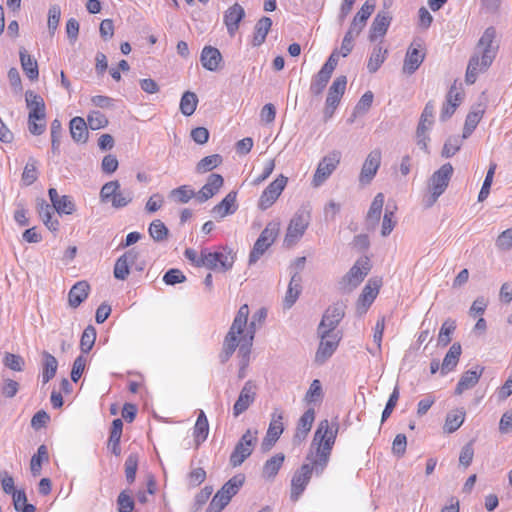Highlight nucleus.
I'll return each mask as SVG.
<instances>
[{
    "instance_id": "1",
    "label": "nucleus",
    "mask_w": 512,
    "mask_h": 512,
    "mask_svg": "<svg viewBox=\"0 0 512 512\" xmlns=\"http://www.w3.org/2000/svg\"><path fill=\"white\" fill-rule=\"evenodd\" d=\"M338 430L339 424L337 421L330 422L324 419L318 423L306 457L308 462L302 464L291 478L290 498L293 502L298 501L305 491L313 471L320 474L326 468L336 442Z\"/></svg>"
},
{
    "instance_id": "2",
    "label": "nucleus",
    "mask_w": 512,
    "mask_h": 512,
    "mask_svg": "<svg viewBox=\"0 0 512 512\" xmlns=\"http://www.w3.org/2000/svg\"><path fill=\"white\" fill-rule=\"evenodd\" d=\"M184 256L196 268H206L221 273L231 270L236 261V252L225 245L202 248L199 252L193 248H187Z\"/></svg>"
},
{
    "instance_id": "3",
    "label": "nucleus",
    "mask_w": 512,
    "mask_h": 512,
    "mask_svg": "<svg viewBox=\"0 0 512 512\" xmlns=\"http://www.w3.org/2000/svg\"><path fill=\"white\" fill-rule=\"evenodd\" d=\"M248 316L249 307L247 304H244L239 308L224 340L223 349L227 357L231 356L237 347L240 348V352H243L245 356L249 353L254 339L255 328L254 322L247 326Z\"/></svg>"
},
{
    "instance_id": "4",
    "label": "nucleus",
    "mask_w": 512,
    "mask_h": 512,
    "mask_svg": "<svg viewBox=\"0 0 512 512\" xmlns=\"http://www.w3.org/2000/svg\"><path fill=\"white\" fill-rule=\"evenodd\" d=\"M26 105L29 109L28 129L33 135H41L46 129V112L43 98L34 91L25 93Z\"/></svg>"
},
{
    "instance_id": "5",
    "label": "nucleus",
    "mask_w": 512,
    "mask_h": 512,
    "mask_svg": "<svg viewBox=\"0 0 512 512\" xmlns=\"http://www.w3.org/2000/svg\"><path fill=\"white\" fill-rule=\"evenodd\" d=\"M245 481L243 474H238L229 479L212 498L207 512H220L228 505L231 498L237 494Z\"/></svg>"
},
{
    "instance_id": "6",
    "label": "nucleus",
    "mask_w": 512,
    "mask_h": 512,
    "mask_svg": "<svg viewBox=\"0 0 512 512\" xmlns=\"http://www.w3.org/2000/svg\"><path fill=\"white\" fill-rule=\"evenodd\" d=\"M453 166L450 163L443 164L429 179L428 190L430 196L427 204L430 206L444 193L453 174Z\"/></svg>"
},
{
    "instance_id": "7",
    "label": "nucleus",
    "mask_w": 512,
    "mask_h": 512,
    "mask_svg": "<svg viewBox=\"0 0 512 512\" xmlns=\"http://www.w3.org/2000/svg\"><path fill=\"white\" fill-rule=\"evenodd\" d=\"M102 202L111 203L116 208H123L129 205L133 200L131 191L121 190L120 183L117 180L105 183L100 191Z\"/></svg>"
},
{
    "instance_id": "8",
    "label": "nucleus",
    "mask_w": 512,
    "mask_h": 512,
    "mask_svg": "<svg viewBox=\"0 0 512 512\" xmlns=\"http://www.w3.org/2000/svg\"><path fill=\"white\" fill-rule=\"evenodd\" d=\"M280 232V223L277 221L269 222L261 232L254 243L249 255V262L255 263L277 239Z\"/></svg>"
},
{
    "instance_id": "9",
    "label": "nucleus",
    "mask_w": 512,
    "mask_h": 512,
    "mask_svg": "<svg viewBox=\"0 0 512 512\" xmlns=\"http://www.w3.org/2000/svg\"><path fill=\"white\" fill-rule=\"evenodd\" d=\"M309 224V213H296L288 223L283 245L287 248L295 246L305 234Z\"/></svg>"
},
{
    "instance_id": "10",
    "label": "nucleus",
    "mask_w": 512,
    "mask_h": 512,
    "mask_svg": "<svg viewBox=\"0 0 512 512\" xmlns=\"http://www.w3.org/2000/svg\"><path fill=\"white\" fill-rule=\"evenodd\" d=\"M257 442V431L248 429L236 444L230 455V464L232 467L240 466L253 452Z\"/></svg>"
},
{
    "instance_id": "11",
    "label": "nucleus",
    "mask_w": 512,
    "mask_h": 512,
    "mask_svg": "<svg viewBox=\"0 0 512 512\" xmlns=\"http://www.w3.org/2000/svg\"><path fill=\"white\" fill-rule=\"evenodd\" d=\"M340 160L341 153L339 151H332L324 156L317 165L312 179V186L315 188L321 186L336 170Z\"/></svg>"
},
{
    "instance_id": "12",
    "label": "nucleus",
    "mask_w": 512,
    "mask_h": 512,
    "mask_svg": "<svg viewBox=\"0 0 512 512\" xmlns=\"http://www.w3.org/2000/svg\"><path fill=\"white\" fill-rule=\"evenodd\" d=\"M288 178L280 174L278 175L261 193L258 199V208L260 210H267L270 208L281 196L286 188Z\"/></svg>"
},
{
    "instance_id": "13",
    "label": "nucleus",
    "mask_w": 512,
    "mask_h": 512,
    "mask_svg": "<svg viewBox=\"0 0 512 512\" xmlns=\"http://www.w3.org/2000/svg\"><path fill=\"white\" fill-rule=\"evenodd\" d=\"M319 333L321 339L315 354V362L323 364L336 351L341 336L338 332L328 330H319Z\"/></svg>"
},
{
    "instance_id": "14",
    "label": "nucleus",
    "mask_w": 512,
    "mask_h": 512,
    "mask_svg": "<svg viewBox=\"0 0 512 512\" xmlns=\"http://www.w3.org/2000/svg\"><path fill=\"white\" fill-rule=\"evenodd\" d=\"M434 123V104L429 101L420 116V120L416 130V138L418 146L425 152H428L429 136L427 132Z\"/></svg>"
},
{
    "instance_id": "15",
    "label": "nucleus",
    "mask_w": 512,
    "mask_h": 512,
    "mask_svg": "<svg viewBox=\"0 0 512 512\" xmlns=\"http://www.w3.org/2000/svg\"><path fill=\"white\" fill-rule=\"evenodd\" d=\"M383 281L380 277H373L368 280L361 294L358 297L356 308L360 314L365 313L372 305L379 294Z\"/></svg>"
},
{
    "instance_id": "16",
    "label": "nucleus",
    "mask_w": 512,
    "mask_h": 512,
    "mask_svg": "<svg viewBox=\"0 0 512 512\" xmlns=\"http://www.w3.org/2000/svg\"><path fill=\"white\" fill-rule=\"evenodd\" d=\"M494 59H491L488 55H481L475 53L469 60L465 81L467 84H474L479 74L484 73L492 65Z\"/></svg>"
},
{
    "instance_id": "17",
    "label": "nucleus",
    "mask_w": 512,
    "mask_h": 512,
    "mask_svg": "<svg viewBox=\"0 0 512 512\" xmlns=\"http://www.w3.org/2000/svg\"><path fill=\"white\" fill-rule=\"evenodd\" d=\"M370 270V259L368 257H362L351 267L343 281L349 288H355L364 280Z\"/></svg>"
},
{
    "instance_id": "18",
    "label": "nucleus",
    "mask_w": 512,
    "mask_h": 512,
    "mask_svg": "<svg viewBox=\"0 0 512 512\" xmlns=\"http://www.w3.org/2000/svg\"><path fill=\"white\" fill-rule=\"evenodd\" d=\"M381 158L382 153L380 149H374L368 154L359 174L360 183L369 184L372 181L380 167Z\"/></svg>"
},
{
    "instance_id": "19",
    "label": "nucleus",
    "mask_w": 512,
    "mask_h": 512,
    "mask_svg": "<svg viewBox=\"0 0 512 512\" xmlns=\"http://www.w3.org/2000/svg\"><path fill=\"white\" fill-rule=\"evenodd\" d=\"M256 399V385L252 381H247L242 387L240 394L233 405V415L238 417L244 413Z\"/></svg>"
},
{
    "instance_id": "20",
    "label": "nucleus",
    "mask_w": 512,
    "mask_h": 512,
    "mask_svg": "<svg viewBox=\"0 0 512 512\" xmlns=\"http://www.w3.org/2000/svg\"><path fill=\"white\" fill-rule=\"evenodd\" d=\"M425 52L422 44L414 41L409 46L403 64V71L408 74L414 73L422 64Z\"/></svg>"
},
{
    "instance_id": "21",
    "label": "nucleus",
    "mask_w": 512,
    "mask_h": 512,
    "mask_svg": "<svg viewBox=\"0 0 512 512\" xmlns=\"http://www.w3.org/2000/svg\"><path fill=\"white\" fill-rule=\"evenodd\" d=\"M347 85L346 76L337 77L328 90V95L326 98V110L330 111V115L333 114L334 110L339 105L342 96L345 93Z\"/></svg>"
},
{
    "instance_id": "22",
    "label": "nucleus",
    "mask_w": 512,
    "mask_h": 512,
    "mask_svg": "<svg viewBox=\"0 0 512 512\" xmlns=\"http://www.w3.org/2000/svg\"><path fill=\"white\" fill-rule=\"evenodd\" d=\"M237 191H230L219 203L211 210V214L217 220H221L234 214L238 209Z\"/></svg>"
},
{
    "instance_id": "23",
    "label": "nucleus",
    "mask_w": 512,
    "mask_h": 512,
    "mask_svg": "<svg viewBox=\"0 0 512 512\" xmlns=\"http://www.w3.org/2000/svg\"><path fill=\"white\" fill-rule=\"evenodd\" d=\"M315 421V410L309 408L304 414L298 419L295 432L293 435V443L300 445L308 436L313 423Z\"/></svg>"
},
{
    "instance_id": "24",
    "label": "nucleus",
    "mask_w": 512,
    "mask_h": 512,
    "mask_svg": "<svg viewBox=\"0 0 512 512\" xmlns=\"http://www.w3.org/2000/svg\"><path fill=\"white\" fill-rule=\"evenodd\" d=\"M224 185V178L218 173L208 176L206 183L197 192V200L201 203L208 201L219 193Z\"/></svg>"
},
{
    "instance_id": "25",
    "label": "nucleus",
    "mask_w": 512,
    "mask_h": 512,
    "mask_svg": "<svg viewBox=\"0 0 512 512\" xmlns=\"http://www.w3.org/2000/svg\"><path fill=\"white\" fill-rule=\"evenodd\" d=\"M283 419V412L278 409L274 410L264 439V445H267L268 448L273 446L282 435L284 431Z\"/></svg>"
},
{
    "instance_id": "26",
    "label": "nucleus",
    "mask_w": 512,
    "mask_h": 512,
    "mask_svg": "<svg viewBox=\"0 0 512 512\" xmlns=\"http://www.w3.org/2000/svg\"><path fill=\"white\" fill-rule=\"evenodd\" d=\"M483 372H484V367L480 366V365H476L473 369L465 371L461 375V377L457 383V386L455 388V394L461 395L465 391L475 387L477 385V383L479 382Z\"/></svg>"
},
{
    "instance_id": "27",
    "label": "nucleus",
    "mask_w": 512,
    "mask_h": 512,
    "mask_svg": "<svg viewBox=\"0 0 512 512\" xmlns=\"http://www.w3.org/2000/svg\"><path fill=\"white\" fill-rule=\"evenodd\" d=\"M496 38V30L494 27H488L477 43V52L481 55H488L491 59H495L498 51V45L494 44Z\"/></svg>"
},
{
    "instance_id": "28",
    "label": "nucleus",
    "mask_w": 512,
    "mask_h": 512,
    "mask_svg": "<svg viewBox=\"0 0 512 512\" xmlns=\"http://www.w3.org/2000/svg\"><path fill=\"white\" fill-rule=\"evenodd\" d=\"M48 195L53 208L58 214L71 215L76 211V205L70 196H60L55 188H50Z\"/></svg>"
},
{
    "instance_id": "29",
    "label": "nucleus",
    "mask_w": 512,
    "mask_h": 512,
    "mask_svg": "<svg viewBox=\"0 0 512 512\" xmlns=\"http://www.w3.org/2000/svg\"><path fill=\"white\" fill-rule=\"evenodd\" d=\"M375 0H366L359 11L353 17L349 29L360 34L366 26L367 20L375 11Z\"/></svg>"
},
{
    "instance_id": "30",
    "label": "nucleus",
    "mask_w": 512,
    "mask_h": 512,
    "mask_svg": "<svg viewBox=\"0 0 512 512\" xmlns=\"http://www.w3.org/2000/svg\"><path fill=\"white\" fill-rule=\"evenodd\" d=\"M245 16L243 7L235 3L229 7L224 13V23L227 27L228 33L234 36L239 28V24Z\"/></svg>"
},
{
    "instance_id": "31",
    "label": "nucleus",
    "mask_w": 512,
    "mask_h": 512,
    "mask_svg": "<svg viewBox=\"0 0 512 512\" xmlns=\"http://www.w3.org/2000/svg\"><path fill=\"white\" fill-rule=\"evenodd\" d=\"M391 19L388 12H379L375 16L369 31V40L371 42L385 36L390 26Z\"/></svg>"
},
{
    "instance_id": "32",
    "label": "nucleus",
    "mask_w": 512,
    "mask_h": 512,
    "mask_svg": "<svg viewBox=\"0 0 512 512\" xmlns=\"http://www.w3.org/2000/svg\"><path fill=\"white\" fill-rule=\"evenodd\" d=\"M138 258V252L131 249L119 257L114 266V276L117 279L125 280L129 275V267L135 263Z\"/></svg>"
},
{
    "instance_id": "33",
    "label": "nucleus",
    "mask_w": 512,
    "mask_h": 512,
    "mask_svg": "<svg viewBox=\"0 0 512 512\" xmlns=\"http://www.w3.org/2000/svg\"><path fill=\"white\" fill-rule=\"evenodd\" d=\"M344 316V310L341 305H333L325 311L319 325V330L334 331Z\"/></svg>"
},
{
    "instance_id": "34",
    "label": "nucleus",
    "mask_w": 512,
    "mask_h": 512,
    "mask_svg": "<svg viewBox=\"0 0 512 512\" xmlns=\"http://www.w3.org/2000/svg\"><path fill=\"white\" fill-rule=\"evenodd\" d=\"M200 61L206 70L217 71L222 63V55L217 48L205 46L202 49Z\"/></svg>"
},
{
    "instance_id": "35",
    "label": "nucleus",
    "mask_w": 512,
    "mask_h": 512,
    "mask_svg": "<svg viewBox=\"0 0 512 512\" xmlns=\"http://www.w3.org/2000/svg\"><path fill=\"white\" fill-rule=\"evenodd\" d=\"M90 285L87 281H78L68 293V303L72 308H77L89 295Z\"/></svg>"
},
{
    "instance_id": "36",
    "label": "nucleus",
    "mask_w": 512,
    "mask_h": 512,
    "mask_svg": "<svg viewBox=\"0 0 512 512\" xmlns=\"http://www.w3.org/2000/svg\"><path fill=\"white\" fill-rule=\"evenodd\" d=\"M88 127L84 118L80 116L72 118L69 124L72 139L77 143H86L89 137Z\"/></svg>"
},
{
    "instance_id": "37",
    "label": "nucleus",
    "mask_w": 512,
    "mask_h": 512,
    "mask_svg": "<svg viewBox=\"0 0 512 512\" xmlns=\"http://www.w3.org/2000/svg\"><path fill=\"white\" fill-rule=\"evenodd\" d=\"M461 354V345L459 343L452 344L441 364L442 375H446L447 373L453 371L457 367Z\"/></svg>"
},
{
    "instance_id": "38",
    "label": "nucleus",
    "mask_w": 512,
    "mask_h": 512,
    "mask_svg": "<svg viewBox=\"0 0 512 512\" xmlns=\"http://www.w3.org/2000/svg\"><path fill=\"white\" fill-rule=\"evenodd\" d=\"M466 412L463 408L455 409L447 414L443 425V431L451 434L457 431L464 423Z\"/></svg>"
},
{
    "instance_id": "39",
    "label": "nucleus",
    "mask_w": 512,
    "mask_h": 512,
    "mask_svg": "<svg viewBox=\"0 0 512 512\" xmlns=\"http://www.w3.org/2000/svg\"><path fill=\"white\" fill-rule=\"evenodd\" d=\"M284 461L285 455L283 453H277L273 455L264 463L262 468V476L268 480L274 479L283 466Z\"/></svg>"
},
{
    "instance_id": "40",
    "label": "nucleus",
    "mask_w": 512,
    "mask_h": 512,
    "mask_svg": "<svg viewBox=\"0 0 512 512\" xmlns=\"http://www.w3.org/2000/svg\"><path fill=\"white\" fill-rule=\"evenodd\" d=\"M209 434V422L204 411L200 410L193 427V437L196 445L203 443Z\"/></svg>"
},
{
    "instance_id": "41",
    "label": "nucleus",
    "mask_w": 512,
    "mask_h": 512,
    "mask_svg": "<svg viewBox=\"0 0 512 512\" xmlns=\"http://www.w3.org/2000/svg\"><path fill=\"white\" fill-rule=\"evenodd\" d=\"M19 54L21 66L26 76L32 81L37 80L39 77L37 61L25 49H21Z\"/></svg>"
},
{
    "instance_id": "42",
    "label": "nucleus",
    "mask_w": 512,
    "mask_h": 512,
    "mask_svg": "<svg viewBox=\"0 0 512 512\" xmlns=\"http://www.w3.org/2000/svg\"><path fill=\"white\" fill-rule=\"evenodd\" d=\"M388 55V50L381 45L373 48L371 55L367 62V69L370 73H375L384 63Z\"/></svg>"
},
{
    "instance_id": "43",
    "label": "nucleus",
    "mask_w": 512,
    "mask_h": 512,
    "mask_svg": "<svg viewBox=\"0 0 512 512\" xmlns=\"http://www.w3.org/2000/svg\"><path fill=\"white\" fill-rule=\"evenodd\" d=\"M301 293V277L298 275H293L289 285L288 289L284 298V305L287 308L292 307V305L296 302L299 295Z\"/></svg>"
},
{
    "instance_id": "44",
    "label": "nucleus",
    "mask_w": 512,
    "mask_h": 512,
    "mask_svg": "<svg viewBox=\"0 0 512 512\" xmlns=\"http://www.w3.org/2000/svg\"><path fill=\"white\" fill-rule=\"evenodd\" d=\"M272 26V20L269 17H262L255 26V32L253 36V45H261Z\"/></svg>"
},
{
    "instance_id": "45",
    "label": "nucleus",
    "mask_w": 512,
    "mask_h": 512,
    "mask_svg": "<svg viewBox=\"0 0 512 512\" xmlns=\"http://www.w3.org/2000/svg\"><path fill=\"white\" fill-rule=\"evenodd\" d=\"M58 362L56 358L48 352L43 353V383L49 382L57 372Z\"/></svg>"
},
{
    "instance_id": "46",
    "label": "nucleus",
    "mask_w": 512,
    "mask_h": 512,
    "mask_svg": "<svg viewBox=\"0 0 512 512\" xmlns=\"http://www.w3.org/2000/svg\"><path fill=\"white\" fill-rule=\"evenodd\" d=\"M49 461V454L45 445L39 446L37 453L32 456L30 462V469L33 476H39L41 474V468L43 462Z\"/></svg>"
},
{
    "instance_id": "47",
    "label": "nucleus",
    "mask_w": 512,
    "mask_h": 512,
    "mask_svg": "<svg viewBox=\"0 0 512 512\" xmlns=\"http://www.w3.org/2000/svg\"><path fill=\"white\" fill-rule=\"evenodd\" d=\"M383 205H384V195H383V193H378L374 197V199L371 203V206L368 210V213L366 216V219L368 222H370L372 224H377L379 222L381 213H382V209H383Z\"/></svg>"
},
{
    "instance_id": "48",
    "label": "nucleus",
    "mask_w": 512,
    "mask_h": 512,
    "mask_svg": "<svg viewBox=\"0 0 512 512\" xmlns=\"http://www.w3.org/2000/svg\"><path fill=\"white\" fill-rule=\"evenodd\" d=\"M331 75V73L321 68L320 71L312 79L310 85L311 93L316 96L320 95L324 91L327 83L329 82Z\"/></svg>"
},
{
    "instance_id": "49",
    "label": "nucleus",
    "mask_w": 512,
    "mask_h": 512,
    "mask_svg": "<svg viewBox=\"0 0 512 512\" xmlns=\"http://www.w3.org/2000/svg\"><path fill=\"white\" fill-rule=\"evenodd\" d=\"M198 104L197 95L194 92L186 91L180 100V111L185 116H191Z\"/></svg>"
},
{
    "instance_id": "50",
    "label": "nucleus",
    "mask_w": 512,
    "mask_h": 512,
    "mask_svg": "<svg viewBox=\"0 0 512 512\" xmlns=\"http://www.w3.org/2000/svg\"><path fill=\"white\" fill-rule=\"evenodd\" d=\"M222 163V157L219 154H213L202 158L196 165V171L204 174L217 168Z\"/></svg>"
},
{
    "instance_id": "51",
    "label": "nucleus",
    "mask_w": 512,
    "mask_h": 512,
    "mask_svg": "<svg viewBox=\"0 0 512 512\" xmlns=\"http://www.w3.org/2000/svg\"><path fill=\"white\" fill-rule=\"evenodd\" d=\"M455 329L456 322L454 320H445L438 334V344L441 346H447L451 342V336L454 333Z\"/></svg>"
},
{
    "instance_id": "52",
    "label": "nucleus",
    "mask_w": 512,
    "mask_h": 512,
    "mask_svg": "<svg viewBox=\"0 0 512 512\" xmlns=\"http://www.w3.org/2000/svg\"><path fill=\"white\" fill-rule=\"evenodd\" d=\"M87 124L92 130H100L108 126L109 121L105 114L93 110L87 115Z\"/></svg>"
},
{
    "instance_id": "53",
    "label": "nucleus",
    "mask_w": 512,
    "mask_h": 512,
    "mask_svg": "<svg viewBox=\"0 0 512 512\" xmlns=\"http://www.w3.org/2000/svg\"><path fill=\"white\" fill-rule=\"evenodd\" d=\"M96 340V329L92 325H88L80 339V349L83 353H88L94 346Z\"/></svg>"
},
{
    "instance_id": "54",
    "label": "nucleus",
    "mask_w": 512,
    "mask_h": 512,
    "mask_svg": "<svg viewBox=\"0 0 512 512\" xmlns=\"http://www.w3.org/2000/svg\"><path fill=\"white\" fill-rule=\"evenodd\" d=\"M171 197L178 203H188L192 198L197 197V193L187 185L175 188L170 193Z\"/></svg>"
},
{
    "instance_id": "55",
    "label": "nucleus",
    "mask_w": 512,
    "mask_h": 512,
    "mask_svg": "<svg viewBox=\"0 0 512 512\" xmlns=\"http://www.w3.org/2000/svg\"><path fill=\"white\" fill-rule=\"evenodd\" d=\"M15 510L18 512H35V507L27 503V497L23 490H17L12 494Z\"/></svg>"
},
{
    "instance_id": "56",
    "label": "nucleus",
    "mask_w": 512,
    "mask_h": 512,
    "mask_svg": "<svg viewBox=\"0 0 512 512\" xmlns=\"http://www.w3.org/2000/svg\"><path fill=\"white\" fill-rule=\"evenodd\" d=\"M38 178L37 162L34 159L29 160L22 173V182L26 186L32 185Z\"/></svg>"
},
{
    "instance_id": "57",
    "label": "nucleus",
    "mask_w": 512,
    "mask_h": 512,
    "mask_svg": "<svg viewBox=\"0 0 512 512\" xmlns=\"http://www.w3.org/2000/svg\"><path fill=\"white\" fill-rule=\"evenodd\" d=\"M497 165L496 163H491L489 169L487 171L486 177L482 184L481 190L478 195V201L482 202L487 199L490 193V188L493 182V177L496 171Z\"/></svg>"
},
{
    "instance_id": "58",
    "label": "nucleus",
    "mask_w": 512,
    "mask_h": 512,
    "mask_svg": "<svg viewBox=\"0 0 512 512\" xmlns=\"http://www.w3.org/2000/svg\"><path fill=\"white\" fill-rule=\"evenodd\" d=\"M149 234L155 241H163L168 236L166 225L159 219L154 220L149 226Z\"/></svg>"
},
{
    "instance_id": "59",
    "label": "nucleus",
    "mask_w": 512,
    "mask_h": 512,
    "mask_svg": "<svg viewBox=\"0 0 512 512\" xmlns=\"http://www.w3.org/2000/svg\"><path fill=\"white\" fill-rule=\"evenodd\" d=\"M118 512H132L135 508V502L129 491H122L117 497Z\"/></svg>"
},
{
    "instance_id": "60",
    "label": "nucleus",
    "mask_w": 512,
    "mask_h": 512,
    "mask_svg": "<svg viewBox=\"0 0 512 512\" xmlns=\"http://www.w3.org/2000/svg\"><path fill=\"white\" fill-rule=\"evenodd\" d=\"M138 469V456L137 454H130L125 461V475L129 484L135 481Z\"/></svg>"
},
{
    "instance_id": "61",
    "label": "nucleus",
    "mask_w": 512,
    "mask_h": 512,
    "mask_svg": "<svg viewBox=\"0 0 512 512\" xmlns=\"http://www.w3.org/2000/svg\"><path fill=\"white\" fill-rule=\"evenodd\" d=\"M373 99L374 95L371 91H367L366 93H364L360 100L358 101L357 105L355 106L353 113L354 117L366 113L371 108Z\"/></svg>"
},
{
    "instance_id": "62",
    "label": "nucleus",
    "mask_w": 512,
    "mask_h": 512,
    "mask_svg": "<svg viewBox=\"0 0 512 512\" xmlns=\"http://www.w3.org/2000/svg\"><path fill=\"white\" fill-rule=\"evenodd\" d=\"M463 98L464 91L461 83H457V81H454V83L451 85L447 93L446 100L452 104L457 103V107H459L460 104L462 103Z\"/></svg>"
},
{
    "instance_id": "63",
    "label": "nucleus",
    "mask_w": 512,
    "mask_h": 512,
    "mask_svg": "<svg viewBox=\"0 0 512 512\" xmlns=\"http://www.w3.org/2000/svg\"><path fill=\"white\" fill-rule=\"evenodd\" d=\"M61 17V10L59 6L53 5L48 11V29L50 34L53 36L58 28Z\"/></svg>"
},
{
    "instance_id": "64",
    "label": "nucleus",
    "mask_w": 512,
    "mask_h": 512,
    "mask_svg": "<svg viewBox=\"0 0 512 512\" xmlns=\"http://www.w3.org/2000/svg\"><path fill=\"white\" fill-rule=\"evenodd\" d=\"M4 365L13 371H22L24 367V359L16 354L6 353L3 359Z\"/></svg>"
}]
</instances>
